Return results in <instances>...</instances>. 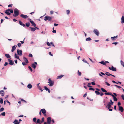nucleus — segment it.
<instances>
[{
    "label": "nucleus",
    "mask_w": 124,
    "mask_h": 124,
    "mask_svg": "<svg viewBox=\"0 0 124 124\" xmlns=\"http://www.w3.org/2000/svg\"><path fill=\"white\" fill-rule=\"evenodd\" d=\"M22 65L23 66H24V65H26V63L24 62H23L22 63Z\"/></svg>",
    "instance_id": "obj_60"
},
{
    "label": "nucleus",
    "mask_w": 124,
    "mask_h": 124,
    "mask_svg": "<svg viewBox=\"0 0 124 124\" xmlns=\"http://www.w3.org/2000/svg\"><path fill=\"white\" fill-rule=\"evenodd\" d=\"M4 93V92L3 90H2L0 91V94L1 93V94H3Z\"/></svg>",
    "instance_id": "obj_43"
},
{
    "label": "nucleus",
    "mask_w": 124,
    "mask_h": 124,
    "mask_svg": "<svg viewBox=\"0 0 124 124\" xmlns=\"http://www.w3.org/2000/svg\"><path fill=\"white\" fill-rule=\"evenodd\" d=\"M36 117H34L33 118V121L34 122H35L36 120Z\"/></svg>",
    "instance_id": "obj_52"
},
{
    "label": "nucleus",
    "mask_w": 124,
    "mask_h": 124,
    "mask_svg": "<svg viewBox=\"0 0 124 124\" xmlns=\"http://www.w3.org/2000/svg\"><path fill=\"white\" fill-rule=\"evenodd\" d=\"M41 112L43 114H45L46 112V111L44 108H42L41 109Z\"/></svg>",
    "instance_id": "obj_23"
},
{
    "label": "nucleus",
    "mask_w": 124,
    "mask_h": 124,
    "mask_svg": "<svg viewBox=\"0 0 124 124\" xmlns=\"http://www.w3.org/2000/svg\"><path fill=\"white\" fill-rule=\"evenodd\" d=\"M5 57L7 58H9V59H11V56L9 55V54H6L5 55Z\"/></svg>",
    "instance_id": "obj_18"
},
{
    "label": "nucleus",
    "mask_w": 124,
    "mask_h": 124,
    "mask_svg": "<svg viewBox=\"0 0 124 124\" xmlns=\"http://www.w3.org/2000/svg\"><path fill=\"white\" fill-rule=\"evenodd\" d=\"M100 95L101 96H102L104 95V93L102 92H101Z\"/></svg>",
    "instance_id": "obj_54"
},
{
    "label": "nucleus",
    "mask_w": 124,
    "mask_h": 124,
    "mask_svg": "<svg viewBox=\"0 0 124 124\" xmlns=\"http://www.w3.org/2000/svg\"><path fill=\"white\" fill-rule=\"evenodd\" d=\"M29 28L31 29V31L33 32H34L36 30V29L35 28L32 27H29Z\"/></svg>",
    "instance_id": "obj_20"
},
{
    "label": "nucleus",
    "mask_w": 124,
    "mask_h": 124,
    "mask_svg": "<svg viewBox=\"0 0 124 124\" xmlns=\"http://www.w3.org/2000/svg\"><path fill=\"white\" fill-rule=\"evenodd\" d=\"M82 61L88 64H89L87 62V61L86 60L84 59H83L82 60Z\"/></svg>",
    "instance_id": "obj_40"
},
{
    "label": "nucleus",
    "mask_w": 124,
    "mask_h": 124,
    "mask_svg": "<svg viewBox=\"0 0 124 124\" xmlns=\"http://www.w3.org/2000/svg\"><path fill=\"white\" fill-rule=\"evenodd\" d=\"M25 24H26V26H27V27H29L30 26V23L29 22L26 23Z\"/></svg>",
    "instance_id": "obj_37"
},
{
    "label": "nucleus",
    "mask_w": 124,
    "mask_h": 124,
    "mask_svg": "<svg viewBox=\"0 0 124 124\" xmlns=\"http://www.w3.org/2000/svg\"><path fill=\"white\" fill-rule=\"evenodd\" d=\"M8 61L9 62V64L11 65H14V61L10 59H8Z\"/></svg>",
    "instance_id": "obj_10"
},
{
    "label": "nucleus",
    "mask_w": 124,
    "mask_h": 124,
    "mask_svg": "<svg viewBox=\"0 0 124 124\" xmlns=\"http://www.w3.org/2000/svg\"><path fill=\"white\" fill-rule=\"evenodd\" d=\"M112 96L113 97V100L114 101H117V98L115 97L113 95H112Z\"/></svg>",
    "instance_id": "obj_27"
},
{
    "label": "nucleus",
    "mask_w": 124,
    "mask_h": 124,
    "mask_svg": "<svg viewBox=\"0 0 124 124\" xmlns=\"http://www.w3.org/2000/svg\"><path fill=\"white\" fill-rule=\"evenodd\" d=\"M89 90H93V91L95 90V89L93 88H90L89 89Z\"/></svg>",
    "instance_id": "obj_51"
},
{
    "label": "nucleus",
    "mask_w": 124,
    "mask_h": 124,
    "mask_svg": "<svg viewBox=\"0 0 124 124\" xmlns=\"http://www.w3.org/2000/svg\"><path fill=\"white\" fill-rule=\"evenodd\" d=\"M50 44H51L49 43L48 42H47V45L49 46H51Z\"/></svg>",
    "instance_id": "obj_57"
},
{
    "label": "nucleus",
    "mask_w": 124,
    "mask_h": 124,
    "mask_svg": "<svg viewBox=\"0 0 124 124\" xmlns=\"http://www.w3.org/2000/svg\"><path fill=\"white\" fill-rule=\"evenodd\" d=\"M99 63L103 65H106V64L105 62H104L103 61H102L101 62H99Z\"/></svg>",
    "instance_id": "obj_28"
},
{
    "label": "nucleus",
    "mask_w": 124,
    "mask_h": 124,
    "mask_svg": "<svg viewBox=\"0 0 124 124\" xmlns=\"http://www.w3.org/2000/svg\"><path fill=\"white\" fill-rule=\"evenodd\" d=\"M110 102H109V103H110V104H113V102H112V101L111 100L110 101Z\"/></svg>",
    "instance_id": "obj_56"
},
{
    "label": "nucleus",
    "mask_w": 124,
    "mask_h": 124,
    "mask_svg": "<svg viewBox=\"0 0 124 124\" xmlns=\"http://www.w3.org/2000/svg\"><path fill=\"white\" fill-rule=\"evenodd\" d=\"M6 113L5 112H3L1 114V115L3 116H5V115Z\"/></svg>",
    "instance_id": "obj_49"
},
{
    "label": "nucleus",
    "mask_w": 124,
    "mask_h": 124,
    "mask_svg": "<svg viewBox=\"0 0 124 124\" xmlns=\"http://www.w3.org/2000/svg\"><path fill=\"white\" fill-rule=\"evenodd\" d=\"M14 14L13 15V16L14 17H16L18 16L20 13L19 11L16 8H15L14 11Z\"/></svg>",
    "instance_id": "obj_1"
},
{
    "label": "nucleus",
    "mask_w": 124,
    "mask_h": 124,
    "mask_svg": "<svg viewBox=\"0 0 124 124\" xmlns=\"http://www.w3.org/2000/svg\"><path fill=\"white\" fill-rule=\"evenodd\" d=\"M44 20L45 21L48 20V21H51L52 20V18L49 16H46Z\"/></svg>",
    "instance_id": "obj_3"
},
{
    "label": "nucleus",
    "mask_w": 124,
    "mask_h": 124,
    "mask_svg": "<svg viewBox=\"0 0 124 124\" xmlns=\"http://www.w3.org/2000/svg\"><path fill=\"white\" fill-rule=\"evenodd\" d=\"M50 43L52 45V46H55L53 44V43L52 42H51Z\"/></svg>",
    "instance_id": "obj_62"
},
{
    "label": "nucleus",
    "mask_w": 124,
    "mask_h": 124,
    "mask_svg": "<svg viewBox=\"0 0 124 124\" xmlns=\"http://www.w3.org/2000/svg\"><path fill=\"white\" fill-rule=\"evenodd\" d=\"M23 58L24 60L25 61V62L26 63H29L28 61V59H27L25 57H23Z\"/></svg>",
    "instance_id": "obj_21"
},
{
    "label": "nucleus",
    "mask_w": 124,
    "mask_h": 124,
    "mask_svg": "<svg viewBox=\"0 0 124 124\" xmlns=\"http://www.w3.org/2000/svg\"><path fill=\"white\" fill-rule=\"evenodd\" d=\"M18 55L16 53L14 55V57L15 58H16L17 59L19 60H20V59L19 58Z\"/></svg>",
    "instance_id": "obj_13"
},
{
    "label": "nucleus",
    "mask_w": 124,
    "mask_h": 124,
    "mask_svg": "<svg viewBox=\"0 0 124 124\" xmlns=\"http://www.w3.org/2000/svg\"><path fill=\"white\" fill-rule=\"evenodd\" d=\"M119 110L121 112H123L124 111V108L121 106H119Z\"/></svg>",
    "instance_id": "obj_14"
},
{
    "label": "nucleus",
    "mask_w": 124,
    "mask_h": 124,
    "mask_svg": "<svg viewBox=\"0 0 124 124\" xmlns=\"http://www.w3.org/2000/svg\"><path fill=\"white\" fill-rule=\"evenodd\" d=\"M87 96V94L86 93L85 94L83 95V97H85Z\"/></svg>",
    "instance_id": "obj_64"
},
{
    "label": "nucleus",
    "mask_w": 124,
    "mask_h": 124,
    "mask_svg": "<svg viewBox=\"0 0 124 124\" xmlns=\"http://www.w3.org/2000/svg\"><path fill=\"white\" fill-rule=\"evenodd\" d=\"M19 22L20 25L23 26V27L25 26V24H23L22 22L21 21H19Z\"/></svg>",
    "instance_id": "obj_15"
},
{
    "label": "nucleus",
    "mask_w": 124,
    "mask_h": 124,
    "mask_svg": "<svg viewBox=\"0 0 124 124\" xmlns=\"http://www.w3.org/2000/svg\"><path fill=\"white\" fill-rule=\"evenodd\" d=\"M29 21L32 25V26L34 27H35L36 25V24L31 19H29Z\"/></svg>",
    "instance_id": "obj_9"
},
{
    "label": "nucleus",
    "mask_w": 124,
    "mask_h": 124,
    "mask_svg": "<svg viewBox=\"0 0 124 124\" xmlns=\"http://www.w3.org/2000/svg\"><path fill=\"white\" fill-rule=\"evenodd\" d=\"M7 11L10 12V13H13L14 12L13 10L12 9H7Z\"/></svg>",
    "instance_id": "obj_29"
},
{
    "label": "nucleus",
    "mask_w": 124,
    "mask_h": 124,
    "mask_svg": "<svg viewBox=\"0 0 124 124\" xmlns=\"http://www.w3.org/2000/svg\"><path fill=\"white\" fill-rule=\"evenodd\" d=\"M16 47L15 45L13 46L12 47V49L11 51L12 52H14L16 50Z\"/></svg>",
    "instance_id": "obj_17"
},
{
    "label": "nucleus",
    "mask_w": 124,
    "mask_h": 124,
    "mask_svg": "<svg viewBox=\"0 0 124 124\" xmlns=\"http://www.w3.org/2000/svg\"><path fill=\"white\" fill-rule=\"evenodd\" d=\"M13 123H14V124H19L20 122H18L17 120L16 119L14 121Z\"/></svg>",
    "instance_id": "obj_16"
},
{
    "label": "nucleus",
    "mask_w": 124,
    "mask_h": 124,
    "mask_svg": "<svg viewBox=\"0 0 124 124\" xmlns=\"http://www.w3.org/2000/svg\"><path fill=\"white\" fill-rule=\"evenodd\" d=\"M0 103L1 104H2L3 103V99L2 98H0Z\"/></svg>",
    "instance_id": "obj_38"
},
{
    "label": "nucleus",
    "mask_w": 124,
    "mask_h": 124,
    "mask_svg": "<svg viewBox=\"0 0 124 124\" xmlns=\"http://www.w3.org/2000/svg\"><path fill=\"white\" fill-rule=\"evenodd\" d=\"M105 74H106V75L109 76H111V74H110L109 72H106V73H105Z\"/></svg>",
    "instance_id": "obj_34"
},
{
    "label": "nucleus",
    "mask_w": 124,
    "mask_h": 124,
    "mask_svg": "<svg viewBox=\"0 0 124 124\" xmlns=\"http://www.w3.org/2000/svg\"><path fill=\"white\" fill-rule=\"evenodd\" d=\"M70 10H67L66 11V13L67 14H68L70 13Z\"/></svg>",
    "instance_id": "obj_55"
},
{
    "label": "nucleus",
    "mask_w": 124,
    "mask_h": 124,
    "mask_svg": "<svg viewBox=\"0 0 124 124\" xmlns=\"http://www.w3.org/2000/svg\"><path fill=\"white\" fill-rule=\"evenodd\" d=\"M101 91L103 92H105H105H107V91L103 88H101Z\"/></svg>",
    "instance_id": "obj_35"
},
{
    "label": "nucleus",
    "mask_w": 124,
    "mask_h": 124,
    "mask_svg": "<svg viewBox=\"0 0 124 124\" xmlns=\"http://www.w3.org/2000/svg\"><path fill=\"white\" fill-rule=\"evenodd\" d=\"M121 23L123 24L124 22V16H122V18H121Z\"/></svg>",
    "instance_id": "obj_25"
},
{
    "label": "nucleus",
    "mask_w": 124,
    "mask_h": 124,
    "mask_svg": "<svg viewBox=\"0 0 124 124\" xmlns=\"http://www.w3.org/2000/svg\"><path fill=\"white\" fill-rule=\"evenodd\" d=\"M17 52L19 56H21L22 55V52L21 50L17 49Z\"/></svg>",
    "instance_id": "obj_8"
},
{
    "label": "nucleus",
    "mask_w": 124,
    "mask_h": 124,
    "mask_svg": "<svg viewBox=\"0 0 124 124\" xmlns=\"http://www.w3.org/2000/svg\"><path fill=\"white\" fill-rule=\"evenodd\" d=\"M56 32V31L54 30H53L52 31V32L53 33H55Z\"/></svg>",
    "instance_id": "obj_59"
},
{
    "label": "nucleus",
    "mask_w": 124,
    "mask_h": 124,
    "mask_svg": "<svg viewBox=\"0 0 124 124\" xmlns=\"http://www.w3.org/2000/svg\"><path fill=\"white\" fill-rule=\"evenodd\" d=\"M37 123L39 124H41V122L40 120L39 119H38L37 121Z\"/></svg>",
    "instance_id": "obj_32"
},
{
    "label": "nucleus",
    "mask_w": 124,
    "mask_h": 124,
    "mask_svg": "<svg viewBox=\"0 0 124 124\" xmlns=\"http://www.w3.org/2000/svg\"><path fill=\"white\" fill-rule=\"evenodd\" d=\"M28 56L29 57H33V55H32V54L31 53H30L29 54Z\"/></svg>",
    "instance_id": "obj_46"
},
{
    "label": "nucleus",
    "mask_w": 124,
    "mask_h": 124,
    "mask_svg": "<svg viewBox=\"0 0 124 124\" xmlns=\"http://www.w3.org/2000/svg\"><path fill=\"white\" fill-rule=\"evenodd\" d=\"M27 87L28 88L30 89L32 87V85L31 84H29L28 85Z\"/></svg>",
    "instance_id": "obj_24"
},
{
    "label": "nucleus",
    "mask_w": 124,
    "mask_h": 124,
    "mask_svg": "<svg viewBox=\"0 0 124 124\" xmlns=\"http://www.w3.org/2000/svg\"><path fill=\"white\" fill-rule=\"evenodd\" d=\"M91 83L92 85H95V83L94 82H92Z\"/></svg>",
    "instance_id": "obj_50"
},
{
    "label": "nucleus",
    "mask_w": 124,
    "mask_h": 124,
    "mask_svg": "<svg viewBox=\"0 0 124 124\" xmlns=\"http://www.w3.org/2000/svg\"><path fill=\"white\" fill-rule=\"evenodd\" d=\"M4 110V108H3L2 107L0 109V112L3 111Z\"/></svg>",
    "instance_id": "obj_41"
},
{
    "label": "nucleus",
    "mask_w": 124,
    "mask_h": 124,
    "mask_svg": "<svg viewBox=\"0 0 124 124\" xmlns=\"http://www.w3.org/2000/svg\"><path fill=\"white\" fill-rule=\"evenodd\" d=\"M108 69L110 70H112L113 71H116V68L114 67L113 66H112L111 68L109 67L108 68Z\"/></svg>",
    "instance_id": "obj_5"
},
{
    "label": "nucleus",
    "mask_w": 124,
    "mask_h": 124,
    "mask_svg": "<svg viewBox=\"0 0 124 124\" xmlns=\"http://www.w3.org/2000/svg\"><path fill=\"white\" fill-rule=\"evenodd\" d=\"M20 16L22 18L24 19H26L28 17V16L27 15L22 14L20 15Z\"/></svg>",
    "instance_id": "obj_7"
},
{
    "label": "nucleus",
    "mask_w": 124,
    "mask_h": 124,
    "mask_svg": "<svg viewBox=\"0 0 124 124\" xmlns=\"http://www.w3.org/2000/svg\"><path fill=\"white\" fill-rule=\"evenodd\" d=\"M44 121V117H42V121H41V123L43 122Z\"/></svg>",
    "instance_id": "obj_61"
},
{
    "label": "nucleus",
    "mask_w": 124,
    "mask_h": 124,
    "mask_svg": "<svg viewBox=\"0 0 124 124\" xmlns=\"http://www.w3.org/2000/svg\"><path fill=\"white\" fill-rule=\"evenodd\" d=\"M114 86H116V87H117L119 88H121V87L118 86L117 85H114Z\"/></svg>",
    "instance_id": "obj_44"
},
{
    "label": "nucleus",
    "mask_w": 124,
    "mask_h": 124,
    "mask_svg": "<svg viewBox=\"0 0 124 124\" xmlns=\"http://www.w3.org/2000/svg\"><path fill=\"white\" fill-rule=\"evenodd\" d=\"M37 87H38V88L39 90H41V92L42 91H43L44 90L43 89V90H42L41 88L40 87V86L38 85L37 86Z\"/></svg>",
    "instance_id": "obj_36"
},
{
    "label": "nucleus",
    "mask_w": 124,
    "mask_h": 124,
    "mask_svg": "<svg viewBox=\"0 0 124 124\" xmlns=\"http://www.w3.org/2000/svg\"><path fill=\"white\" fill-rule=\"evenodd\" d=\"M91 39L90 37H88L85 40L87 41H91Z\"/></svg>",
    "instance_id": "obj_31"
},
{
    "label": "nucleus",
    "mask_w": 124,
    "mask_h": 124,
    "mask_svg": "<svg viewBox=\"0 0 124 124\" xmlns=\"http://www.w3.org/2000/svg\"><path fill=\"white\" fill-rule=\"evenodd\" d=\"M44 89H45L46 91H47L49 89L46 86H44Z\"/></svg>",
    "instance_id": "obj_45"
},
{
    "label": "nucleus",
    "mask_w": 124,
    "mask_h": 124,
    "mask_svg": "<svg viewBox=\"0 0 124 124\" xmlns=\"http://www.w3.org/2000/svg\"><path fill=\"white\" fill-rule=\"evenodd\" d=\"M121 97L122 99L124 101V95H122L121 96Z\"/></svg>",
    "instance_id": "obj_53"
},
{
    "label": "nucleus",
    "mask_w": 124,
    "mask_h": 124,
    "mask_svg": "<svg viewBox=\"0 0 124 124\" xmlns=\"http://www.w3.org/2000/svg\"><path fill=\"white\" fill-rule=\"evenodd\" d=\"M64 75H60L59 76L57 77V79H60L61 78L63 77Z\"/></svg>",
    "instance_id": "obj_22"
},
{
    "label": "nucleus",
    "mask_w": 124,
    "mask_h": 124,
    "mask_svg": "<svg viewBox=\"0 0 124 124\" xmlns=\"http://www.w3.org/2000/svg\"><path fill=\"white\" fill-rule=\"evenodd\" d=\"M17 45L18 46H21V44L20 43H19Z\"/></svg>",
    "instance_id": "obj_63"
},
{
    "label": "nucleus",
    "mask_w": 124,
    "mask_h": 124,
    "mask_svg": "<svg viewBox=\"0 0 124 124\" xmlns=\"http://www.w3.org/2000/svg\"><path fill=\"white\" fill-rule=\"evenodd\" d=\"M51 121V118L50 117H48L47 119V122L48 124H50Z\"/></svg>",
    "instance_id": "obj_12"
},
{
    "label": "nucleus",
    "mask_w": 124,
    "mask_h": 124,
    "mask_svg": "<svg viewBox=\"0 0 124 124\" xmlns=\"http://www.w3.org/2000/svg\"><path fill=\"white\" fill-rule=\"evenodd\" d=\"M104 94L106 95H110L112 96L113 94L111 93L110 92H105L104 93Z\"/></svg>",
    "instance_id": "obj_19"
},
{
    "label": "nucleus",
    "mask_w": 124,
    "mask_h": 124,
    "mask_svg": "<svg viewBox=\"0 0 124 124\" xmlns=\"http://www.w3.org/2000/svg\"><path fill=\"white\" fill-rule=\"evenodd\" d=\"M48 81L49 82H48V83H49V84H48V85L50 86H52L54 84V81L51 80L50 78L48 79Z\"/></svg>",
    "instance_id": "obj_2"
},
{
    "label": "nucleus",
    "mask_w": 124,
    "mask_h": 124,
    "mask_svg": "<svg viewBox=\"0 0 124 124\" xmlns=\"http://www.w3.org/2000/svg\"><path fill=\"white\" fill-rule=\"evenodd\" d=\"M118 36L117 35L116 36H114L113 37H111V39L113 40H114L116 39L115 38H117Z\"/></svg>",
    "instance_id": "obj_26"
},
{
    "label": "nucleus",
    "mask_w": 124,
    "mask_h": 124,
    "mask_svg": "<svg viewBox=\"0 0 124 124\" xmlns=\"http://www.w3.org/2000/svg\"><path fill=\"white\" fill-rule=\"evenodd\" d=\"M28 68L30 70V71L31 72H32L33 71V70L32 69V68H31V67L30 66H29L28 67Z\"/></svg>",
    "instance_id": "obj_39"
},
{
    "label": "nucleus",
    "mask_w": 124,
    "mask_h": 124,
    "mask_svg": "<svg viewBox=\"0 0 124 124\" xmlns=\"http://www.w3.org/2000/svg\"><path fill=\"white\" fill-rule=\"evenodd\" d=\"M8 12V11H7L6 10V11L5 12V13L8 15H11V13H10Z\"/></svg>",
    "instance_id": "obj_30"
},
{
    "label": "nucleus",
    "mask_w": 124,
    "mask_h": 124,
    "mask_svg": "<svg viewBox=\"0 0 124 124\" xmlns=\"http://www.w3.org/2000/svg\"><path fill=\"white\" fill-rule=\"evenodd\" d=\"M37 65V62H35L34 63L32 64L31 65V66L34 69H35Z\"/></svg>",
    "instance_id": "obj_6"
},
{
    "label": "nucleus",
    "mask_w": 124,
    "mask_h": 124,
    "mask_svg": "<svg viewBox=\"0 0 124 124\" xmlns=\"http://www.w3.org/2000/svg\"><path fill=\"white\" fill-rule=\"evenodd\" d=\"M105 83L106 84V85L108 86H109L110 85V84L107 82L105 81Z\"/></svg>",
    "instance_id": "obj_42"
},
{
    "label": "nucleus",
    "mask_w": 124,
    "mask_h": 124,
    "mask_svg": "<svg viewBox=\"0 0 124 124\" xmlns=\"http://www.w3.org/2000/svg\"><path fill=\"white\" fill-rule=\"evenodd\" d=\"M112 105L113 104H111L108 102L107 105L106 107L108 108H109L111 107V105Z\"/></svg>",
    "instance_id": "obj_11"
},
{
    "label": "nucleus",
    "mask_w": 124,
    "mask_h": 124,
    "mask_svg": "<svg viewBox=\"0 0 124 124\" xmlns=\"http://www.w3.org/2000/svg\"><path fill=\"white\" fill-rule=\"evenodd\" d=\"M120 63L121 64L122 66L124 64L123 62L121 60L120 61Z\"/></svg>",
    "instance_id": "obj_48"
},
{
    "label": "nucleus",
    "mask_w": 124,
    "mask_h": 124,
    "mask_svg": "<svg viewBox=\"0 0 124 124\" xmlns=\"http://www.w3.org/2000/svg\"><path fill=\"white\" fill-rule=\"evenodd\" d=\"M93 32L98 36L99 34V31H98V30L96 29H94V31H93Z\"/></svg>",
    "instance_id": "obj_4"
},
{
    "label": "nucleus",
    "mask_w": 124,
    "mask_h": 124,
    "mask_svg": "<svg viewBox=\"0 0 124 124\" xmlns=\"http://www.w3.org/2000/svg\"><path fill=\"white\" fill-rule=\"evenodd\" d=\"M78 74L79 76H81V73L78 70Z\"/></svg>",
    "instance_id": "obj_47"
},
{
    "label": "nucleus",
    "mask_w": 124,
    "mask_h": 124,
    "mask_svg": "<svg viewBox=\"0 0 124 124\" xmlns=\"http://www.w3.org/2000/svg\"><path fill=\"white\" fill-rule=\"evenodd\" d=\"M118 43L117 42H113V43H112V44H114L115 45H116Z\"/></svg>",
    "instance_id": "obj_58"
},
{
    "label": "nucleus",
    "mask_w": 124,
    "mask_h": 124,
    "mask_svg": "<svg viewBox=\"0 0 124 124\" xmlns=\"http://www.w3.org/2000/svg\"><path fill=\"white\" fill-rule=\"evenodd\" d=\"M95 92L97 95H99L100 94V92L98 91H95Z\"/></svg>",
    "instance_id": "obj_33"
}]
</instances>
